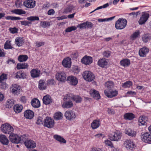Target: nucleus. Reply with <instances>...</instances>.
<instances>
[{
  "instance_id": "473e14b6",
  "label": "nucleus",
  "mask_w": 151,
  "mask_h": 151,
  "mask_svg": "<svg viewBox=\"0 0 151 151\" xmlns=\"http://www.w3.org/2000/svg\"><path fill=\"white\" fill-rule=\"evenodd\" d=\"M43 103L46 105H48L52 102V99H51V97L48 95H46L44 96L43 98Z\"/></svg>"
},
{
  "instance_id": "7c9ffc66",
  "label": "nucleus",
  "mask_w": 151,
  "mask_h": 151,
  "mask_svg": "<svg viewBox=\"0 0 151 151\" xmlns=\"http://www.w3.org/2000/svg\"><path fill=\"white\" fill-rule=\"evenodd\" d=\"M91 96L96 100H98L100 98V96L98 91L95 90H93L92 92H91Z\"/></svg>"
},
{
  "instance_id": "39448f33",
  "label": "nucleus",
  "mask_w": 151,
  "mask_h": 151,
  "mask_svg": "<svg viewBox=\"0 0 151 151\" xmlns=\"http://www.w3.org/2000/svg\"><path fill=\"white\" fill-rule=\"evenodd\" d=\"M122 136V133L117 131L114 132L113 134L109 135V137L111 140L118 141L121 139Z\"/></svg>"
},
{
  "instance_id": "2eb2a0df",
  "label": "nucleus",
  "mask_w": 151,
  "mask_h": 151,
  "mask_svg": "<svg viewBox=\"0 0 151 151\" xmlns=\"http://www.w3.org/2000/svg\"><path fill=\"white\" fill-rule=\"evenodd\" d=\"M81 62L86 65H89L92 63L93 59L90 56L86 55L81 60Z\"/></svg>"
},
{
  "instance_id": "6e6d98bb",
  "label": "nucleus",
  "mask_w": 151,
  "mask_h": 151,
  "mask_svg": "<svg viewBox=\"0 0 151 151\" xmlns=\"http://www.w3.org/2000/svg\"><path fill=\"white\" fill-rule=\"evenodd\" d=\"M27 19L29 21L39 20V18L37 16H31L27 18Z\"/></svg>"
},
{
  "instance_id": "bf43d9fd",
  "label": "nucleus",
  "mask_w": 151,
  "mask_h": 151,
  "mask_svg": "<svg viewBox=\"0 0 151 151\" xmlns=\"http://www.w3.org/2000/svg\"><path fill=\"white\" fill-rule=\"evenodd\" d=\"M20 22L22 25H24L25 26H29V24H32L31 22H29L27 21H21Z\"/></svg>"
},
{
  "instance_id": "2f4dec72",
  "label": "nucleus",
  "mask_w": 151,
  "mask_h": 151,
  "mask_svg": "<svg viewBox=\"0 0 151 151\" xmlns=\"http://www.w3.org/2000/svg\"><path fill=\"white\" fill-rule=\"evenodd\" d=\"M107 62L106 59L105 58H102L99 59L98 62V65L101 67H104L107 64Z\"/></svg>"
},
{
  "instance_id": "393cba45",
  "label": "nucleus",
  "mask_w": 151,
  "mask_h": 151,
  "mask_svg": "<svg viewBox=\"0 0 151 151\" xmlns=\"http://www.w3.org/2000/svg\"><path fill=\"white\" fill-rule=\"evenodd\" d=\"M148 118L146 116H141L138 120L139 125H145L147 124Z\"/></svg>"
},
{
  "instance_id": "e433bc0d",
  "label": "nucleus",
  "mask_w": 151,
  "mask_h": 151,
  "mask_svg": "<svg viewBox=\"0 0 151 151\" xmlns=\"http://www.w3.org/2000/svg\"><path fill=\"white\" fill-rule=\"evenodd\" d=\"M134 115L131 113L125 114L124 115V118L126 120H131L134 118Z\"/></svg>"
},
{
  "instance_id": "603ef678",
  "label": "nucleus",
  "mask_w": 151,
  "mask_h": 151,
  "mask_svg": "<svg viewBox=\"0 0 151 151\" xmlns=\"http://www.w3.org/2000/svg\"><path fill=\"white\" fill-rule=\"evenodd\" d=\"M140 33L139 31L135 32L131 35V39L133 40L135 39L137 37L139 36Z\"/></svg>"
},
{
  "instance_id": "72a5a7b5",
  "label": "nucleus",
  "mask_w": 151,
  "mask_h": 151,
  "mask_svg": "<svg viewBox=\"0 0 151 151\" xmlns=\"http://www.w3.org/2000/svg\"><path fill=\"white\" fill-rule=\"evenodd\" d=\"M125 133L126 134L131 137H135L136 135V132L130 129H126Z\"/></svg>"
},
{
  "instance_id": "ddd939ff",
  "label": "nucleus",
  "mask_w": 151,
  "mask_h": 151,
  "mask_svg": "<svg viewBox=\"0 0 151 151\" xmlns=\"http://www.w3.org/2000/svg\"><path fill=\"white\" fill-rule=\"evenodd\" d=\"M124 144L125 147L128 150H133L135 147L134 143L130 139L126 140Z\"/></svg>"
},
{
  "instance_id": "6e6552de",
  "label": "nucleus",
  "mask_w": 151,
  "mask_h": 151,
  "mask_svg": "<svg viewBox=\"0 0 151 151\" xmlns=\"http://www.w3.org/2000/svg\"><path fill=\"white\" fill-rule=\"evenodd\" d=\"M64 116L67 119L70 121L73 120L76 118L75 113L71 110L66 111Z\"/></svg>"
},
{
  "instance_id": "37998d69",
  "label": "nucleus",
  "mask_w": 151,
  "mask_h": 151,
  "mask_svg": "<svg viewBox=\"0 0 151 151\" xmlns=\"http://www.w3.org/2000/svg\"><path fill=\"white\" fill-rule=\"evenodd\" d=\"M14 103V101L12 99H8L6 103V107L8 108H11L13 106Z\"/></svg>"
},
{
  "instance_id": "6ab92c4d",
  "label": "nucleus",
  "mask_w": 151,
  "mask_h": 151,
  "mask_svg": "<svg viewBox=\"0 0 151 151\" xmlns=\"http://www.w3.org/2000/svg\"><path fill=\"white\" fill-rule=\"evenodd\" d=\"M25 145L27 148H34L36 147V144L35 142L32 140H29L24 142Z\"/></svg>"
},
{
  "instance_id": "79ce46f5",
  "label": "nucleus",
  "mask_w": 151,
  "mask_h": 151,
  "mask_svg": "<svg viewBox=\"0 0 151 151\" xmlns=\"http://www.w3.org/2000/svg\"><path fill=\"white\" fill-rule=\"evenodd\" d=\"M63 114L61 112H58L54 114V118L56 120L61 119L63 118Z\"/></svg>"
},
{
  "instance_id": "f8f14e48",
  "label": "nucleus",
  "mask_w": 151,
  "mask_h": 151,
  "mask_svg": "<svg viewBox=\"0 0 151 151\" xmlns=\"http://www.w3.org/2000/svg\"><path fill=\"white\" fill-rule=\"evenodd\" d=\"M66 81L70 85L72 86H76L78 83L77 78L76 77L72 76H68Z\"/></svg>"
},
{
  "instance_id": "ea45409f",
  "label": "nucleus",
  "mask_w": 151,
  "mask_h": 151,
  "mask_svg": "<svg viewBox=\"0 0 151 151\" xmlns=\"http://www.w3.org/2000/svg\"><path fill=\"white\" fill-rule=\"evenodd\" d=\"M73 95L71 93L67 94L64 97V101H71L73 100Z\"/></svg>"
},
{
  "instance_id": "c9c22d12",
  "label": "nucleus",
  "mask_w": 151,
  "mask_h": 151,
  "mask_svg": "<svg viewBox=\"0 0 151 151\" xmlns=\"http://www.w3.org/2000/svg\"><path fill=\"white\" fill-rule=\"evenodd\" d=\"M54 138L60 143H65L66 142V140L60 135H55L54 136Z\"/></svg>"
},
{
  "instance_id": "c85d7f7f",
  "label": "nucleus",
  "mask_w": 151,
  "mask_h": 151,
  "mask_svg": "<svg viewBox=\"0 0 151 151\" xmlns=\"http://www.w3.org/2000/svg\"><path fill=\"white\" fill-rule=\"evenodd\" d=\"M105 85L107 88V91L113 90L114 86V83L111 81H107L105 83Z\"/></svg>"
},
{
  "instance_id": "f704fd0d",
  "label": "nucleus",
  "mask_w": 151,
  "mask_h": 151,
  "mask_svg": "<svg viewBox=\"0 0 151 151\" xmlns=\"http://www.w3.org/2000/svg\"><path fill=\"white\" fill-rule=\"evenodd\" d=\"M29 65L27 63H18L17 64V69H26L28 68Z\"/></svg>"
},
{
  "instance_id": "e2e57ef3",
  "label": "nucleus",
  "mask_w": 151,
  "mask_h": 151,
  "mask_svg": "<svg viewBox=\"0 0 151 151\" xmlns=\"http://www.w3.org/2000/svg\"><path fill=\"white\" fill-rule=\"evenodd\" d=\"M0 83H1V88L2 89L5 90L7 86V84L4 82H2Z\"/></svg>"
},
{
  "instance_id": "0eeeda50",
  "label": "nucleus",
  "mask_w": 151,
  "mask_h": 151,
  "mask_svg": "<svg viewBox=\"0 0 151 151\" xmlns=\"http://www.w3.org/2000/svg\"><path fill=\"white\" fill-rule=\"evenodd\" d=\"M57 80L61 82H64L67 80L66 76L64 72L60 71L57 72L55 75Z\"/></svg>"
},
{
  "instance_id": "338daca9",
  "label": "nucleus",
  "mask_w": 151,
  "mask_h": 151,
  "mask_svg": "<svg viewBox=\"0 0 151 151\" xmlns=\"http://www.w3.org/2000/svg\"><path fill=\"white\" fill-rule=\"evenodd\" d=\"M27 98L25 96H23L21 97L20 98V101L22 103L24 104L26 103L27 101Z\"/></svg>"
},
{
  "instance_id": "a19ab883",
  "label": "nucleus",
  "mask_w": 151,
  "mask_h": 151,
  "mask_svg": "<svg viewBox=\"0 0 151 151\" xmlns=\"http://www.w3.org/2000/svg\"><path fill=\"white\" fill-rule=\"evenodd\" d=\"M28 58V56L26 55H20L18 57V60L20 62H23L26 61Z\"/></svg>"
},
{
  "instance_id": "5701e85b",
  "label": "nucleus",
  "mask_w": 151,
  "mask_h": 151,
  "mask_svg": "<svg viewBox=\"0 0 151 151\" xmlns=\"http://www.w3.org/2000/svg\"><path fill=\"white\" fill-rule=\"evenodd\" d=\"M15 78H16L24 79L26 77V74L24 72L20 70L15 74Z\"/></svg>"
},
{
  "instance_id": "f03ea898",
  "label": "nucleus",
  "mask_w": 151,
  "mask_h": 151,
  "mask_svg": "<svg viewBox=\"0 0 151 151\" xmlns=\"http://www.w3.org/2000/svg\"><path fill=\"white\" fill-rule=\"evenodd\" d=\"M1 131L4 134L11 135L14 131V129L9 124L5 123L2 124L1 127Z\"/></svg>"
},
{
  "instance_id": "09e8293b",
  "label": "nucleus",
  "mask_w": 151,
  "mask_h": 151,
  "mask_svg": "<svg viewBox=\"0 0 151 151\" xmlns=\"http://www.w3.org/2000/svg\"><path fill=\"white\" fill-rule=\"evenodd\" d=\"M46 82L47 86H53L56 83V82L53 79H50L47 80Z\"/></svg>"
},
{
  "instance_id": "4468645a",
  "label": "nucleus",
  "mask_w": 151,
  "mask_h": 151,
  "mask_svg": "<svg viewBox=\"0 0 151 151\" xmlns=\"http://www.w3.org/2000/svg\"><path fill=\"white\" fill-rule=\"evenodd\" d=\"M104 93L105 95L109 98H112L116 96L118 94V91L116 90L104 91Z\"/></svg>"
},
{
  "instance_id": "13d9d810",
  "label": "nucleus",
  "mask_w": 151,
  "mask_h": 151,
  "mask_svg": "<svg viewBox=\"0 0 151 151\" xmlns=\"http://www.w3.org/2000/svg\"><path fill=\"white\" fill-rule=\"evenodd\" d=\"M7 79V76L6 74L3 73L0 76V82H3V81Z\"/></svg>"
},
{
  "instance_id": "aec40b11",
  "label": "nucleus",
  "mask_w": 151,
  "mask_h": 151,
  "mask_svg": "<svg viewBox=\"0 0 151 151\" xmlns=\"http://www.w3.org/2000/svg\"><path fill=\"white\" fill-rule=\"evenodd\" d=\"M149 51V49L146 47H142L140 49L139 51V55L142 57H145L148 52Z\"/></svg>"
},
{
  "instance_id": "a211bd4d",
  "label": "nucleus",
  "mask_w": 151,
  "mask_h": 151,
  "mask_svg": "<svg viewBox=\"0 0 151 151\" xmlns=\"http://www.w3.org/2000/svg\"><path fill=\"white\" fill-rule=\"evenodd\" d=\"M40 70L38 69H34L30 71L31 75L33 78H37L40 75Z\"/></svg>"
},
{
  "instance_id": "0e129e2a",
  "label": "nucleus",
  "mask_w": 151,
  "mask_h": 151,
  "mask_svg": "<svg viewBox=\"0 0 151 151\" xmlns=\"http://www.w3.org/2000/svg\"><path fill=\"white\" fill-rule=\"evenodd\" d=\"M72 70L75 73H76V74L78 73L80 71L78 67L77 66H75L73 67L72 69Z\"/></svg>"
},
{
  "instance_id": "58836bf2",
  "label": "nucleus",
  "mask_w": 151,
  "mask_h": 151,
  "mask_svg": "<svg viewBox=\"0 0 151 151\" xmlns=\"http://www.w3.org/2000/svg\"><path fill=\"white\" fill-rule=\"evenodd\" d=\"M65 101L63 105L64 108H69L73 106V104L71 101Z\"/></svg>"
},
{
  "instance_id": "cd10ccee",
  "label": "nucleus",
  "mask_w": 151,
  "mask_h": 151,
  "mask_svg": "<svg viewBox=\"0 0 151 151\" xmlns=\"http://www.w3.org/2000/svg\"><path fill=\"white\" fill-rule=\"evenodd\" d=\"M120 65L124 67H128L130 64V60L128 59H124L122 60L120 62Z\"/></svg>"
},
{
  "instance_id": "412c9836",
  "label": "nucleus",
  "mask_w": 151,
  "mask_h": 151,
  "mask_svg": "<svg viewBox=\"0 0 151 151\" xmlns=\"http://www.w3.org/2000/svg\"><path fill=\"white\" fill-rule=\"evenodd\" d=\"M0 142L3 145H8L9 141L6 136L3 134L0 135Z\"/></svg>"
},
{
  "instance_id": "7ed1b4c3",
  "label": "nucleus",
  "mask_w": 151,
  "mask_h": 151,
  "mask_svg": "<svg viewBox=\"0 0 151 151\" xmlns=\"http://www.w3.org/2000/svg\"><path fill=\"white\" fill-rule=\"evenodd\" d=\"M54 121L53 119L50 117L47 116L44 119L43 126L49 128H52L54 125Z\"/></svg>"
},
{
  "instance_id": "bb28decb",
  "label": "nucleus",
  "mask_w": 151,
  "mask_h": 151,
  "mask_svg": "<svg viewBox=\"0 0 151 151\" xmlns=\"http://www.w3.org/2000/svg\"><path fill=\"white\" fill-rule=\"evenodd\" d=\"M100 122L99 119L93 120L91 124V126L92 128L93 129H95L99 127L100 125Z\"/></svg>"
},
{
  "instance_id": "a18cd8bd",
  "label": "nucleus",
  "mask_w": 151,
  "mask_h": 151,
  "mask_svg": "<svg viewBox=\"0 0 151 151\" xmlns=\"http://www.w3.org/2000/svg\"><path fill=\"white\" fill-rule=\"evenodd\" d=\"M132 85V82L129 81L122 83V86L124 88H129Z\"/></svg>"
},
{
  "instance_id": "b1692460",
  "label": "nucleus",
  "mask_w": 151,
  "mask_h": 151,
  "mask_svg": "<svg viewBox=\"0 0 151 151\" xmlns=\"http://www.w3.org/2000/svg\"><path fill=\"white\" fill-rule=\"evenodd\" d=\"M24 40L22 37H18L15 40V43L19 47L22 46L24 43Z\"/></svg>"
},
{
  "instance_id": "4d7b16f0",
  "label": "nucleus",
  "mask_w": 151,
  "mask_h": 151,
  "mask_svg": "<svg viewBox=\"0 0 151 151\" xmlns=\"http://www.w3.org/2000/svg\"><path fill=\"white\" fill-rule=\"evenodd\" d=\"M109 6V4L107 3L105 4H104L102 6H101L98 7L96 9H95L92 12H91V13L94 12L96 10H98L102 9V8H106L107 7H108Z\"/></svg>"
},
{
  "instance_id": "8fccbe9b",
  "label": "nucleus",
  "mask_w": 151,
  "mask_h": 151,
  "mask_svg": "<svg viewBox=\"0 0 151 151\" xmlns=\"http://www.w3.org/2000/svg\"><path fill=\"white\" fill-rule=\"evenodd\" d=\"M14 12L15 14L19 15L25 14H26V12L22 9H15L14 10Z\"/></svg>"
},
{
  "instance_id": "4c0bfd02",
  "label": "nucleus",
  "mask_w": 151,
  "mask_h": 151,
  "mask_svg": "<svg viewBox=\"0 0 151 151\" xmlns=\"http://www.w3.org/2000/svg\"><path fill=\"white\" fill-rule=\"evenodd\" d=\"M23 108L22 106L21 105H16L13 107L14 111L17 113L20 112Z\"/></svg>"
},
{
  "instance_id": "f3484780",
  "label": "nucleus",
  "mask_w": 151,
  "mask_h": 151,
  "mask_svg": "<svg viewBox=\"0 0 151 151\" xmlns=\"http://www.w3.org/2000/svg\"><path fill=\"white\" fill-rule=\"evenodd\" d=\"M34 116V114L33 112L29 109L26 110L24 112V116L27 119H31Z\"/></svg>"
},
{
  "instance_id": "423d86ee",
  "label": "nucleus",
  "mask_w": 151,
  "mask_h": 151,
  "mask_svg": "<svg viewBox=\"0 0 151 151\" xmlns=\"http://www.w3.org/2000/svg\"><path fill=\"white\" fill-rule=\"evenodd\" d=\"M21 87L18 85L13 84L10 88L11 91L14 95H18L20 93Z\"/></svg>"
},
{
  "instance_id": "9b49d317",
  "label": "nucleus",
  "mask_w": 151,
  "mask_h": 151,
  "mask_svg": "<svg viewBox=\"0 0 151 151\" xmlns=\"http://www.w3.org/2000/svg\"><path fill=\"white\" fill-rule=\"evenodd\" d=\"M9 137L10 141L13 143L18 144L20 142V139L19 136L17 134L12 133L9 135Z\"/></svg>"
},
{
  "instance_id": "3c124183",
  "label": "nucleus",
  "mask_w": 151,
  "mask_h": 151,
  "mask_svg": "<svg viewBox=\"0 0 151 151\" xmlns=\"http://www.w3.org/2000/svg\"><path fill=\"white\" fill-rule=\"evenodd\" d=\"M40 24H41V25L42 27L44 28H46L47 27L50 26V22H49L45 21L43 22L42 21L40 22Z\"/></svg>"
},
{
  "instance_id": "49530a36",
  "label": "nucleus",
  "mask_w": 151,
  "mask_h": 151,
  "mask_svg": "<svg viewBox=\"0 0 151 151\" xmlns=\"http://www.w3.org/2000/svg\"><path fill=\"white\" fill-rule=\"evenodd\" d=\"M73 100L75 101L76 103H80L82 99L78 95H73Z\"/></svg>"
},
{
  "instance_id": "680f3d73",
  "label": "nucleus",
  "mask_w": 151,
  "mask_h": 151,
  "mask_svg": "<svg viewBox=\"0 0 151 151\" xmlns=\"http://www.w3.org/2000/svg\"><path fill=\"white\" fill-rule=\"evenodd\" d=\"M11 47L10 42L8 41H6L4 45V48L6 49H11Z\"/></svg>"
},
{
  "instance_id": "dca6fc26",
  "label": "nucleus",
  "mask_w": 151,
  "mask_h": 151,
  "mask_svg": "<svg viewBox=\"0 0 151 151\" xmlns=\"http://www.w3.org/2000/svg\"><path fill=\"white\" fill-rule=\"evenodd\" d=\"M35 1L32 0H28L24 1V5L28 8H33L35 6Z\"/></svg>"
},
{
  "instance_id": "5fc2aeb1",
  "label": "nucleus",
  "mask_w": 151,
  "mask_h": 151,
  "mask_svg": "<svg viewBox=\"0 0 151 151\" xmlns=\"http://www.w3.org/2000/svg\"><path fill=\"white\" fill-rule=\"evenodd\" d=\"M76 29L77 28L75 26L69 27L66 29L65 30V32H70L72 31L76 30Z\"/></svg>"
},
{
  "instance_id": "9d476101",
  "label": "nucleus",
  "mask_w": 151,
  "mask_h": 151,
  "mask_svg": "<svg viewBox=\"0 0 151 151\" xmlns=\"http://www.w3.org/2000/svg\"><path fill=\"white\" fill-rule=\"evenodd\" d=\"M150 16L148 13H143L138 21V23L140 25L144 24L148 19Z\"/></svg>"
},
{
  "instance_id": "de8ad7c7",
  "label": "nucleus",
  "mask_w": 151,
  "mask_h": 151,
  "mask_svg": "<svg viewBox=\"0 0 151 151\" xmlns=\"http://www.w3.org/2000/svg\"><path fill=\"white\" fill-rule=\"evenodd\" d=\"M5 19L7 20H19L22 19L19 17L11 16L6 17H5Z\"/></svg>"
},
{
  "instance_id": "864d4df0",
  "label": "nucleus",
  "mask_w": 151,
  "mask_h": 151,
  "mask_svg": "<svg viewBox=\"0 0 151 151\" xmlns=\"http://www.w3.org/2000/svg\"><path fill=\"white\" fill-rule=\"evenodd\" d=\"M36 123L38 125H43V118L42 117L40 116L38 117Z\"/></svg>"
},
{
  "instance_id": "69168bd1",
  "label": "nucleus",
  "mask_w": 151,
  "mask_h": 151,
  "mask_svg": "<svg viewBox=\"0 0 151 151\" xmlns=\"http://www.w3.org/2000/svg\"><path fill=\"white\" fill-rule=\"evenodd\" d=\"M105 143L106 145L112 147H113V144L111 142L108 140H106L105 141Z\"/></svg>"
},
{
  "instance_id": "f257e3e1",
  "label": "nucleus",
  "mask_w": 151,
  "mask_h": 151,
  "mask_svg": "<svg viewBox=\"0 0 151 151\" xmlns=\"http://www.w3.org/2000/svg\"><path fill=\"white\" fill-rule=\"evenodd\" d=\"M127 20L122 18H119L115 22V27L117 29H122L126 26Z\"/></svg>"
},
{
  "instance_id": "774afa93",
  "label": "nucleus",
  "mask_w": 151,
  "mask_h": 151,
  "mask_svg": "<svg viewBox=\"0 0 151 151\" xmlns=\"http://www.w3.org/2000/svg\"><path fill=\"white\" fill-rule=\"evenodd\" d=\"M7 64H14L15 63V60L12 58H9L6 62Z\"/></svg>"
},
{
  "instance_id": "1a4fd4ad",
  "label": "nucleus",
  "mask_w": 151,
  "mask_h": 151,
  "mask_svg": "<svg viewBox=\"0 0 151 151\" xmlns=\"http://www.w3.org/2000/svg\"><path fill=\"white\" fill-rule=\"evenodd\" d=\"M142 140L146 143H149L151 142V134L148 132L141 134Z\"/></svg>"
},
{
  "instance_id": "a878e982",
  "label": "nucleus",
  "mask_w": 151,
  "mask_h": 151,
  "mask_svg": "<svg viewBox=\"0 0 151 151\" xmlns=\"http://www.w3.org/2000/svg\"><path fill=\"white\" fill-rule=\"evenodd\" d=\"M38 88L40 90H45L47 88V83L44 80H40L39 81Z\"/></svg>"
},
{
  "instance_id": "c756f323",
  "label": "nucleus",
  "mask_w": 151,
  "mask_h": 151,
  "mask_svg": "<svg viewBox=\"0 0 151 151\" xmlns=\"http://www.w3.org/2000/svg\"><path fill=\"white\" fill-rule=\"evenodd\" d=\"M31 105L35 108H38L40 106V103L39 100L35 99L32 100L31 101Z\"/></svg>"
},
{
  "instance_id": "c03bdc74",
  "label": "nucleus",
  "mask_w": 151,
  "mask_h": 151,
  "mask_svg": "<svg viewBox=\"0 0 151 151\" xmlns=\"http://www.w3.org/2000/svg\"><path fill=\"white\" fill-rule=\"evenodd\" d=\"M151 39V37L149 34H145L143 35L142 37V39L143 41L145 43L148 42Z\"/></svg>"
},
{
  "instance_id": "4be33fe9",
  "label": "nucleus",
  "mask_w": 151,
  "mask_h": 151,
  "mask_svg": "<svg viewBox=\"0 0 151 151\" xmlns=\"http://www.w3.org/2000/svg\"><path fill=\"white\" fill-rule=\"evenodd\" d=\"M62 64L65 67H70L71 65V59L68 57L65 58L62 62Z\"/></svg>"
},
{
  "instance_id": "20e7f679",
  "label": "nucleus",
  "mask_w": 151,
  "mask_h": 151,
  "mask_svg": "<svg viewBox=\"0 0 151 151\" xmlns=\"http://www.w3.org/2000/svg\"><path fill=\"white\" fill-rule=\"evenodd\" d=\"M83 78L88 81H91L95 78V76L93 73L89 71H86L83 73Z\"/></svg>"
},
{
  "instance_id": "052dcab7",
  "label": "nucleus",
  "mask_w": 151,
  "mask_h": 151,
  "mask_svg": "<svg viewBox=\"0 0 151 151\" xmlns=\"http://www.w3.org/2000/svg\"><path fill=\"white\" fill-rule=\"evenodd\" d=\"M103 55L105 57L108 58L111 55V52L109 51H104L103 53Z\"/></svg>"
}]
</instances>
